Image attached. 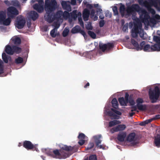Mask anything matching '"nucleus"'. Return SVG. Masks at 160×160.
I'll return each instance as SVG.
<instances>
[{
  "instance_id": "052dcab7",
  "label": "nucleus",
  "mask_w": 160,
  "mask_h": 160,
  "mask_svg": "<svg viewBox=\"0 0 160 160\" xmlns=\"http://www.w3.org/2000/svg\"><path fill=\"white\" fill-rule=\"evenodd\" d=\"M85 141L84 140L80 139L78 142V144L81 146L83 145L85 143Z\"/></svg>"
},
{
  "instance_id": "2eb2a0df",
  "label": "nucleus",
  "mask_w": 160,
  "mask_h": 160,
  "mask_svg": "<svg viewBox=\"0 0 160 160\" xmlns=\"http://www.w3.org/2000/svg\"><path fill=\"white\" fill-rule=\"evenodd\" d=\"M61 5L63 9L68 12L71 11L72 8L70 5L67 3L66 1H62L61 2Z\"/></svg>"
},
{
  "instance_id": "473e14b6",
  "label": "nucleus",
  "mask_w": 160,
  "mask_h": 160,
  "mask_svg": "<svg viewBox=\"0 0 160 160\" xmlns=\"http://www.w3.org/2000/svg\"><path fill=\"white\" fill-rule=\"evenodd\" d=\"M101 137V135L94 137V138L95 139V142L97 146H98L99 144L101 143L102 141L99 139Z\"/></svg>"
},
{
  "instance_id": "69168bd1",
  "label": "nucleus",
  "mask_w": 160,
  "mask_h": 160,
  "mask_svg": "<svg viewBox=\"0 0 160 160\" xmlns=\"http://www.w3.org/2000/svg\"><path fill=\"white\" fill-rule=\"evenodd\" d=\"M138 2L140 5L142 4L143 3L144 4L148 3V2L147 1H145L144 2L143 0H138Z\"/></svg>"
},
{
  "instance_id": "f3484780",
  "label": "nucleus",
  "mask_w": 160,
  "mask_h": 160,
  "mask_svg": "<svg viewBox=\"0 0 160 160\" xmlns=\"http://www.w3.org/2000/svg\"><path fill=\"white\" fill-rule=\"evenodd\" d=\"M84 54L87 58H90L96 55V52L95 50H91L84 52Z\"/></svg>"
},
{
  "instance_id": "b1692460",
  "label": "nucleus",
  "mask_w": 160,
  "mask_h": 160,
  "mask_svg": "<svg viewBox=\"0 0 160 160\" xmlns=\"http://www.w3.org/2000/svg\"><path fill=\"white\" fill-rule=\"evenodd\" d=\"M62 15V11H57L56 14L53 13L54 18H55V20H58L59 19Z\"/></svg>"
},
{
  "instance_id": "f8f14e48",
  "label": "nucleus",
  "mask_w": 160,
  "mask_h": 160,
  "mask_svg": "<svg viewBox=\"0 0 160 160\" xmlns=\"http://www.w3.org/2000/svg\"><path fill=\"white\" fill-rule=\"evenodd\" d=\"M153 39V41L157 43L153 45V46L157 49V51H160V37L154 36Z\"/></svg>"
},
{
  "instance_id": "4468645a",
  "label": "nucleus",
  "mask_w": 160,
  "mask_h": 160,
  "mask_svg": "<svg viewBox=\"0 0 160 160\" xmlns=\"http://www.w3.org/2000/svg\"><path fill=\"white\" fill-rule=\"evenodd\" d=\"M2 58L3 62L6 63H8L9 62H11L12 61L11 57L7 55L4 52H3L2 54Z\"/></svg>"
},
{
  "instance_id": "6e6d98bb",
  "label": "nucleus",
  "mask_w": 160,
  "mask_h": 160,
  "mask_svg": "<svg viewBox=\"0 0 160 160\" xmlns=\"http://www.w3.org/2000/svg\"><path fill=\"white\" fill-rule=\"evenodd\" d=\"M108 115L110 117H114V118H116V117L117 116L114 113L111 111H109L108 112Z\"/></svg>"
},
{
  "instance_id": "3c124183",
  "label": "nucleus",
  "mask_w": 160,
  "mask_h": 160,
  "mask_svg": "<svg viewBox=\"0 0 160 160\" xmlns=\"http://www.w3.org/2000/svg\"><path fill=\"white\" fill-rule=\"evenodd\" d=\"M86 136L83 133H79L78 136V138L79 139H82L84 140L85 139Z\"/></svg>"
},
{
  "instance_id": "ea45409f",
  "label": "nucleus",
  "mask_w": 160,
  "mask_h": 160,
  "mask_svg": "<svg viewBox=\"0 0 160 160\" xmlns=\"http://www.w3.org/2000/svg\"><path fill=\"white\" fill-rule=\"evenodd\" d=\"M81 15L82 14L81 12H79L78 13V22L81 26H83L84 24L81 17Z\"/></svg>"
},
{
  "instance_id": "a18cd8bd",
  "label": "nucleus",
  "mask_w": 160,
  "mask_h": 160,
  "mask_svg": "<svg viewBox=\"0 0 160 160\" xmlns=\"http://www.w3.org/2000/svg\"><path fill=\"white\" fill-rule=\"evenodd\" d=\"M56 31H57V30H56L55 28L53 29L50 31V35L52 38H55L56 36L57 33H55Z\"/></svg>"
},
{
  "instance_id": "37998d69",
  "label": "nucleus",
  "mask_w": 160,
  "mask_h": 160,
  "mask_svg": "<svg viewBox=\"0 0 160 160\" xmlns=\"http://www.w3.org/2000/svg\"><path fill=\"white\" fill-rule=\"evenodd\" d=\"M94 146V144L93 142H90L88 146L85 148V150L87 151L88 150L92 148Z\"/></svg>"
},
{
  "instance_id": "7ed1b4c3",
  "label": "nucleus",
  "mask_w": 160,
  "mask_h": 160,
  "mask_svg": "<svg viewBox=\"0 0 160 160\" xmlns=\"http://www.w3.org/2000/svg\"><path fill=\"white\" fill-rule=\"evenodd\" d=\"M149 98L152 100V102L154 103L158 100L160 95V91L159 88L156 87L154 90H150L149 92Z\"/></svg>"
},
{
  "instance_id": "72a5a7b5",
  "label": "nucleus",
  "mask_w": 160,
  "mask_h": 160,
  "mask_svg": "<svg viewBox=\"0 0 160 160\" xmlns=\"http://www.w3.org/2000/svg\"><path fill=\"white\" fill-rule=\"evenodd\" d=\"M131 42L132 45L136 48L137 50H139V49L140 47V44L139 45L138 42L135 41L134 39H131Z\"/></svg>"
},
{
  "instance_id": "9b49d317",
  "label": "nucleus",
  "mask_w": 160,
  "mask_h": 160,
  "mask_svg": "<svg viewBox=\"0 0 160 160\" xmlns=\"http://www.w3.org/2000/svg\"><path fill=\"white\" fill-rule=\"evenodd\" d=\"M141 12L142 14L140 16V18L141 21L143 22H148L150 16L147 11L144 9H142L141 10Z\"/></svg>"
},
{
  "instance_id": "e433bc0d",
  "label": "nucleus",
  "mask_w": 160,
  "mask_h": 160,
  "mask_svg": "<svg viewBox=\"0 0 160 160\" xmlns=\"http://www.w3.org/2000/svg\"><path fill=\"white\" fill-rule=\"evenodd\" d=\"M71 14V17L73 18L74 20H76L78 17V13L77 14V11L76 10H74L72 11V12L70 13Z\"/></svg>"
},
{
  "instance_id": "49530a36",
  "label": "nucleus",
  "mask_w": 160,
  "mask_h": 160,
  "mask_svg": "<svg viewBox=\"0 0 160 160\" xmlns=\"http://www.w3.org/2000/svg\"><path fill=\"white\" fill-rule=\"evenodd\" d=\"M128 102H129L130 105L131 106L134 105L135 102L133 98L130 96L129 97V99L128 101Z\"/></svg>"
},
{
  "instance_id": "0e129e2a",
  "label": "nucleus",
  "mask_w": 160,
  "mask_h": 160,
  "mask_svg": "<svg viewBox=\"0 0 160 160\" xmlns=\"http://www.w3.org/2000/svg\"><path fill=\"white\" fill-rule=\"evenodd\" d=\"M131 108L132 109L131 110V112H133L134 111H136L137 109V105L136 106H135V105L132 106L131 107Z\"/></svg>"
},
{
  "instance_id": "412c9836",
  "label": "nucleus",
  "mask_w": 160,
  "mask_h": 160,
  "mask_svg": "<svg viewBox=\"0 0 160 160\" xmlns=\"http://www.w3.org/2000/svg\"><path fill=\"white\" fill-rule=\"evenodd\" d=\"M140 9L139 6L137 4L132 5L128 9V11L130 12L133 11H138Z\"/></svg>"
},
{
  "instance_id": "f257e3e1",
  "label": "nucleus",
  "mask_w": 160,
  "mask_h": 160,
  "mask_svg": "<svg viewBox=\"0 0 160 160\" xmlns=\"http://www.w3.org/2000/svg\"><path fill=\"white\" fill-rule=\"evenodd\" d=\"M57 2L55 0H45V10L46 12L44 17L46 21L51 23L55 20L53 13L51 12L56 8Z\"/></svg>"
},
{
  "instance_id": "bf43d9fd",
  "label": "nucleus",
  "mask_w": 160,
  "mask_h": 160,
  "mask_svg": "<svg viewBox=\"0 0 160 160\" xmlns=\"http://www.w3.org/2000/svg\"><path fill=\"white\" fill-rule=\"evenodd\" d=\"M113 11L115 14L118 15V12L116 7H115L112 9Z\"/></svg>"
},
{
  "instance_id": "c03bdc74",
  "label": "nucleus",
  "mask_w": 160,
  "mask_h": 160,
  "mask_svg": "<svg viewBox=\"0 0 160 160\" xmlns=\"http://www.w3.org/2000/svg\"><path fill=\"white\" fill-rule=\"evenodd\" d=\"M88 34L92 38L95 39L96 38V34L94 32L91 31H88Z\"/></svg>"
},
{
  "instance_id": "f704fd0d",
  "label": "nucleus",
  "mask_w": 160,
  "mask_h": 160,
  "mask_svg": "<svg viewBox=\"0 0 160 160\" xmlns=\"http://www.w3.org/2000/svg\"><path fill=\"white\" fill-rule=\"evenodd\" d=\"M137 108L141 111H144L146 109L147 106L145 104H140L137 105Z\"/></svg>"
},
{
  "instance_id": "a211bd4d",
  "label": "nucleus",
  "mask_w": 160,
  "mask_h": 160,
  "mask_svg": "<svg viewBox=\"0 0 160 160\" xmlns=\"http://www.w3.org/2000/svg\"><path fill=\"white\" fill-rule=\"evenodd\" d=\"M126 133L125 132H119L118 135L117 139L119 141L123 142L126 136Z\"/></svg>"
},
{
  "instance_id": "393cba45",
  "label": "nucleus",
  "mask_w": 160,
  "mask_h": 160,
  "mask_svg": "<svg viewBox=\"0 0 160 160\" xmlns=\"http://www.w3.org/2000/svg\"><path fill=\"white\" fill-rule=\"evenodd\" d=\"M118 101L120 105L122 106H127V104L128 103L126 101L123 97L119 98Z\"/></svg>"
},
{
  "instance_id": "4d7b16f0",
  "label": "nucleus",
  "mask_w": 160,
  "mask_h": 160,
  "mask_svg": "<svg viewBox=\"0 0 160 160\" xmlns=\"http://www.w3.org/2000/svg\"><path fill=\"white\" fill-rule=\"evenodd\" d=\"M99 26L100 28L102 27L105 24L104 21L103 20H101L99 22Z\"/></svg>"
},
{
  "instance_id": "4be33fe9",
  "label": "nucleus",
  "mask_w": 160,
  "mask_h": 160,
  "mask_svg": "<svg viewBox=\"0 0 160 160\" xmlns=\"http://www.w3.org/2000/svg\"><path fill=\"white\" fill-rule=\"evenodd\" d=\"M135 136L136 134L135 132L130 133L127 137V141L129 142L135 141Z\"/></svg>"
},
{
  "instance_id": "c85d7f7f",
  "label": "nucleus",
  "mask_w": 160,
  "mask_h": 160,
  "mask_svg": "<svg viewBox=\"0 0 160 160\" xmlns=\"http://www.w3.org/2000/svg\"><path fill=\"white\" fill-rule=\"evenodd\" d=\"M13 54L15 53L16 54H19L22 51V49L21 48L15 45H13Z\"/></svg>"
},
{
  "instance_id": "2f4dec72",
  "label": "nucleus",
  "mask_w": 160,
  "mask_h": 160,
  "mask_svg": "<svg viewBox=\"0 0 160 160\" xmlns=\"http://www.w3.org/2000/svg\"><path fill=\"white\" fill-rule=\"evenodd\" d=\"M121 122L119 120H114L109 122V127H112L115 125L119 124Z\"/></svg>"
},
{
  "instance_id": "774afa93",
  "label": "nucleus",
  "mask_w": 160,
  "mask_h": 160,
  "mask_svg": "<svg viewBox=\"0 0 160 160\" xmlns=\"http://www.w3.org/2000/svg\"><path fill=\"white\" fill-rule=\"evenodd\" d=\"M153 119V120L158 119L160 118V115H156L154 117L152 118Z\"/></svg>"
},
{
  "instance_id": "5701e85b",
  "label": "nucleus",
  "mask_w": 160,
  "mask_h": 160,
  "mask_svg": "<svg viewBox=\"0 0 160 160\" xmlns=\"http://www.w3.org/2000/svg\"><path fill=\"white\" fill-rule=\"evenodd\" d=\"M154 144L157 147H160V135H158L155 137Z\"/></svg>"
},
{
  "instance_id": "79ce46f5",
  "label": "nucleus",
  "mask_w": 160,
  "mask_h": 160,
  "mask_svg": "<svg viewBox=\"0 0 160 160\" xmlns=\"http://www.w3.org/2000/svg\"><path fill=\"white\" fill-rule=\"evenodd\" d=\"M23 59L21 57H18L16 58L15 61V62L17 64H18L22 63L23 62Z\"/></svg>"
},
{
  "instance_id": "aec40b11",
  "label": "nucleus",
  "mask_w": 160,
  "mask_h": 160,
  "mask_svg": "<svg viewBox=\"0 0 160 160\" xmlns=\"http://www.w3.org/2000/svg\"><path fill=\"white\" fill-rule=\"evenodd\" d=\"M90 12L89 10L87 9H85L82 13V17L83 20L85 21H87L89 17Z\"/></svg>"
},
{
  "instance_id": "338daca9",
  "label": "nucleus",
  "mask_w": 160,
  "mask_h": 160,
  "mask_svg": "<svg viewBox=\"0 0 160 160\" xmlns=\"http://www.w3.org/2000/svg\"><path fill=\"white\" fill-rule=\"evenodd\" d=\"M75 147L74 148H73L72 151H71V152H77L78 151V148L76 146H74L73 147Z\"/></svg>"
},
{
  "instance_id": "58836bf2",
  "label": "nucleus",
  "mask_w": 160,
  "mask_h": 160,
  "mask_svg": "<svg viewBox=\"0 0 160 160\" xmlns=\"http://www.w3.org/2000/svg\"><path fill=\"white\" fill-rule=\"evenodd\" d=\"M3 64V61L0 59V76H1V74L4 72Z\"/></svg>"
},
{
  "instance_id": "dca6fc26",
  "label": "nucleus",
  "mask_w": 160,
  "mask_h": 160,
  "mask_svg": "<svg viewBox=\"0 0 160 160\" xmlns=\"http://www.w3.org/2000/svg\"><path fill=\"white\" fill-rule=\"evenodd\" d=\"M5 52L8 54L12 55L13 54V46H10L9 45H7L5 49Z\"/></svg>"
},
{
  "instance_id": "20e7f679",
  "label": "nucleus",
  "mask_w": 160,
  "mask_h": 160,
  "mask_svg": "<svg viewBox=\"0 0 160 160\" xmlns=\"http://www.w3.org/2000/svg\"><path fill=\"white\" fill-rule=\"evenodd\" d=\"M142 50L146 52L157 51V49L153 46V45L150 46L149 44H146V42L144 41L142 42L140 44L139 50Z\"/></svg>"
},
{
  "instance_id": "423d86ee",
  "label": "nucleus",
  "mask_w": 160,
  "mask_h": 160,
  "mask_svg": "<svg viewBox=\"0 0 160 160\" xmlns=\"http://www.w3.org/2000/svg\"><path fill=\"white\" fill-rule=\"evenodd\" d=\"M18 14V10L14 7L10 6L7 9V14L8 17L13 18Z\"/></svg>"
},
{
  "instance_id": "f03ea898",
  "label": "nucleus",
  "mask_w": 160,
  "mask_h": 160,
  "mask_svg": "<svg viewBox=\"0 0 160 160\" xmlns=\"http://www.w3.org/2000/svg\"><path fill=\"white\" fill-rule=\"evenodd\" d=\"M149 5L147 8L149 12L152 15L156 13L155 10L151 8V6H154L157 10L160 12V0H149Z\"/></svg>"
},
{
  "instance_id": "de8ad7c7",
  "label": "nucleus",
  "mask_w": 160,
  "mask_h": 160,
  "mask_svg": "<svg viewBox=\"0 0 160 160\" xmlns=\"http://www.w3.org/2000/svg\"><path fill=\"white\" fill-rule=\"evenodd\" d=\"M70 14L68 11H65L62 13V15L64 18H67L70 16Z\"/></svg>"
},
{
  "instance_id": "c756f323",
  "label": "nucleus",
  "mask_w": 160,
  "mask_h": 160,
  "mask_svg": "<svg viewBox=\"0 0 160 160\" xmlns=\"http://www.w3.org/2000/svg\"><path fill=\"white\" fill-rule=\"evenodd\" d=\"M6 18V14L5 11H0V22H1Z\"/></svg>"
},
{
  "instance_id": "6ab92c4d",
  "label": "nucleus",
  "mask_w": 160,
  "mask_h": 160,
  "mask_svg": "<svg viewBox=\"0 0 160 160\" xmlns=\"http://www.w3.org/2000/svg\"><path fill=\"white\" fill-rule=\"evenodd\" d=\"M30 18L33 21H35L38 17V14L35 11H31L29 14Z\"/></svg>"
},
{
  "instance_id": "603ef678",
  "label": "nucleus",
  "mask_w": 160,
  "mask_h": 160,
  "mask_svg": "<svg viewBox=\"0 0 160 160\" xmlns=\"http://www.w3.org/2000/svg\"><path fill=\"white\" fill-rule=\"evenodd\" d=\"M139 33L134 32L132 30L131 35L132 37L134 38H137L138 36V34Z\"/></svg>"
},
{
  "instance_id": "4c0bfd02",
  "label": "nucleus",
  "mask_w": 160,
  "mask_h": 160,
  "mask_svg": "<svg viewBox=\"0 0 160 160\" xmlns=\"http://www.w3.org/2000/svg\"><path fill=\"white\" fill-rule=\"evenodd\" d=\"M75 148V147H72L71 146H67L66 145H64L62 147V149L64 150L67 151H72V150Z\"/></svg>"
},
{
  "instance_id": "6e6552de",
  "label": "nucleus",
  "mask_w": 160,
  "mask_h": 160,
  "mask_svg": "<svg viewBox=\"0 0 160 160\" xmlns=\"http://www.w3.org/2000/svg\"><path fill=\"white\" fill-rule=\"evenodd\" d=\"M63 153H64L63 150H60L59 151L58 150L56 149L53 150L52 157L59 159L66 158V155H63Z\"/></svg>"
},
{
  "instance_id": "864d4df0",
  "label": "nucleus",
  "mask_w": 160,
  "mask_h": 160,
  "mask_svg": "<svg viewBox=\"0 0 160 160\" xmlns=\"http://www.w3.org/2000/svg\"><path fill=\"white\" fill-rule=\"evenodd\" d=\"M89 160H97V156L95 155H91L89 158Z\"/></svg>"
},
{
  "instance_id": "c9c22d12",
  "label": "nucleus",
  "mask_w": 160,
  "mask_h": 160,
  "mask_svg": "<svg viewBox=\"0 0 160 160\" xmlns=\"http://www.w3.org/2000/svg\"><path fill=\"white\" fill-rule=\"evenodd\" d=\"M112 106L115 108L117 109L118 108V103L117 99L116 98H114L112 99L111 102Z\"/></svg>"
},
{
  "instance_id": "8fccbe9b",
  "label": "nucleus",
  "mask_w": 160,
  "mask_h": 160,
  "mask_svg": "<svg viewBox=\"0 0 160 160\" xmlns=\"http://www.w3.org/2000/svg\"><path fill=\"white\" fill-rule=\"evenodd\" d=\"M143 102V99L141 98H138L136 100L137 105H139L140 104H142Z\"/></svg>"
},
{
  "instance_id": "09e8293b",
  "label": "nucleus",
  "mask_w": 160,
  "mask_h": 160,
  "mask_svg": "<svg viewBox=\"0 0 160 160\" xmlns=\"http://www.w3.org/2000/svg\"><path fill=\"white\" fill-rule=\"evenodd\" d=\"M69 30L68 29L65 28L62 32V36L64 37H66L68 34Z\"/></svg>"
},
{
  "instance_id": "a878e982",
  "label": "nucleus",
  "mask_w": 160,
  "mask_h": 160,
  "mask_svg": "<svg viewBox=\"0 0 160 160\" xmlns=\"http://www.w3.org/2000/svg\"><path fill=\"white\" fill-rule=\"evenodd\" d=\"M11 18L8 17V18L5 19L1 23H2L5 26L9 25L11 22Z\"/></svg>"
},
{
  "instance_id": "1a4fd4ad",
  "label": "nucleus",
  "mask_w": 160,
  "mask_h": 160,
  "mask_svg": "<svg viewBox=\"0 0 160 160\" xmlns=\"http://www.w3.org/2000/svg\"><path fill=\"white\" fill-rule=\"evenodd\" d=\"M38 2L39 4L36 3L33 6V8L36 10L38 12H42L44 8L43 6V4L44 3L43 0H36Z\"/></svg>"
},
{
  "instance_id": "7c9ffc66",
  "label": "nucleus",
  "mask_w": 160,
  "mask_h": 160,
  "mask_svg": "<svg viewBox=\"0 0 160 160\" xmlns=\"http://www.w3.org/2000/svg\"><path fill=\"white\" fill-rule=\"evenodd\" d=\"M80 30V27L79 26L76 25L72 29L71 32L72 33L74 34L79 32Z\"/></svg>"
},
{
  "instance_id": "5fc2aeb1",
  "label": "nucleus",
  "mask_w": 160,
  "mask_h": 160,
  "mask_svg": "<svg viewBox=\"0 0 160 160\" xmlns=\"http://www.w3.org/2000/svg\"><path fill=\"white\" fill-rule=\"evenodd\" d=\"M111 110H112V112H114V113H115L118 115H121L122 114V113L118 111L115 109H114L113 108H111Z\"/></svg>"
},
{
  "instance_id": "0eeeda50",
  "label": "nucleus",
  "mask_w": 160,
  "mask_h": 160,
  "mask_svg": "<svg viewBox=\"0 0 160 160\" xmlns=\"http://www.w3.org/2000/svg\"><path fill=\"white\" fill-rule=\"evenodd\" d=\"M99 46L100 49L101 50L102 52H104L106 50L109 51L112 48L114 47V44L110 42H108L106 44L100 42Z\"/></svg>"
},
{
  "instance_id": "9d476101",
  "label": "nucleus",
  "mask_w": 160,
  "mask_h": 160,
  "mask_svg": "<svg viewBox=\"0 0 160 160\" xmlns=\"http://www.w3.org/2000/svg\"><path fill=\"white\" fill-rule=\"evenodd\" d=\"M23 147L28 150H31L34 149L37 151L36 145H34L30 141L25 140L23 142Z\"/></svg>"
},
{
  "instance_id": "bb28decb",
  "label": "nucleus",
  "mask_w": 160,
  "mask_h": 160,
  "mask_svg": "<svg viewBox=\"0 0 160 160\" xmlns=\"http://www.w3.org/2000/svg\"><path fill=\"white\" fill-rule=\"evenodd\" d=\"M142 27L141 25L140 24H134V27L132 29V31L136 32H138L139 33V29H140Z\"/></svg>"
},
{
  "instance_id": "680f3d73",
  "label": "nucleus",
  "mask_w": 160,
  "mask_h": 160,
  "mask_svg": "<svg viewBox=\"0 0 160 160\" xmlns=\"http://www.w3.org/2000/svg\"><path fill=\"white\" fill-rule=\"evenodd\" d=\"M129 95L128 93H126L125 94V99L127 102H128V101L129 99Z\"/></svg>"
},
{
  "instance_id": "e2e57ef3",
  "label": "nucleus",
  "mask_w": 160,
  "mask_h": 160,
  "mask_svg": "<svg viewBox=\"0 0 160 160\" xmlns=\"http://www.w3.org/2000/svg\"><path fill=\"white\" fill-rule=\"evenodd\" d=\"M79 32H80V33L83 36L84 38L87 36L86 33L84 30L81 29Z\"/></svg>"
},
{
  "instance_id": "39448f33",
  "label": "nucleus",
  "mask_w": 160,
  "mask_h": 160,
  "mask_svg": "<svg viewBox=\"0 0 160 160\" xmlns=\"http://www.w3.org/2000/svg\"><path fill=\"white\" fill-rule=\"evenodd\" d=\"M26 23V20L24 17L22 15L18 16L16 19L15 26L18 29L22 28Z\"/></svg>"
},
{
  "instance_id": "13d9d810",
  "label": "nucleus",
  "mask_w": 160,
  "mask_h": 160,
  "mask_svg": "<svg viewBox=\"0 0 160 160\" xmlns=\"http://www.w3.org/2000/svg\"><path fill=\"white\" fill-rule=\"evenodd\" d=\"M53 24V26L54 27V28H55L56 30H57V29L59 27L60 25L59 23L56 22H54Z\"/></svg>"
},
{
  "instance_id": "cd10ccee",
  "label": "nucleus",
  "mask_w": 160,
  "mask_h": 160,
  "mask_svg": "<svg viewBox=\"0 0 160 160\" xmlns=\"http://www.w3.org/2000/svg\"><path fill=\"white\" fill-rule=\"evenodd\" d=\"M12 41L15 45H19L21 43V39L18 37H15L12 39Z\"/></svg>"
},
{
  "instance_id": "ddd939ff",
  "label": "nucleus",
  "mask_w": 160,
  "mask_h": 160,
  "mask_svg": "<svg viewBox=\"0 0 160 160\" xmlns=\"http://www.w3.org/2000/svg\"><path fill=\"white\" fill-rule=\"evenodd\" d=\"M126 128V125L124 124H120L116 127L113 128L111 129V131L112 133L117 132L119 131L124 130Z\"/></svg>"
},
{
  "instance_id": "a19ab883",
  "label": "nucleus",
  "mask_w": 160,
  "mask_h": 160,
  "mask_svg": "<svg viewBox=\"0 0 160 160\" xmlns=\"http://www.w3.org/2000/svg\"><path fill=\"white\" fill-rule=\"evenodd\" d=\"M46 153L48 156H50L52 157L53 150L52 149H46L45 150Z\"/></svg>"
}]
</instances>
